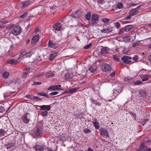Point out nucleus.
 <instances>
[{
  "label": "nucleus",
  "mask_w": 151,
  "mask_h": 151,
  "mask_svg": "<svg viewBox=\"0 0 151 151\" xmlns=\"http://www.w3.org/2000/svg\"><path fill=\"white\" fill-rule=\"evenodd\" d=\"M99 17L97 14H94L92 15L91 19L89 21V24L93 25L96 24V22L98 20Z\"/></svg>",
  "instance_id": "f257e3e1"
},
{
  "label": "nucleus",
  "mask_w": 151,
  "mask_h": 151,
  "mask_svg": "<svg viewBox=\"0 0 151 151\" xmlns=\"http://www.w3.org/2000/svg\"><path fill=\"white\" fill-rule=\"evenodd\" d=\"M43 132L42 128L41 127H38L35 130L34 133L36 136L41 137L42 135Z\"/></svg>",
  "instance_id": "f03ea898"
},
{
  "label": "nucleus",
  "mask_w": 151,
  "mask_h": 151,
  "mask_svg": "<svg viewBox=\"0 0 151 151\" xmlns=\"http://www.w3.org/2000/svg\"><path fill=\"white\" fill-rule=\"evenodd\" d=\"M21 28L19 26H17L13 28L12 30V33L14 35H19L21 32Z\"/></svg>",
  "instance_id": "7ed1b4c3"
},
{
  "label": "nucleus",
  "mask_w": 151,
  "mask_h": 151,
  "mask_svg": "<svg viewBox=\"0 0 151 151\" xmlns=\"http://www.w3.org/2000/svg\"><path fill=\"white\" fill-rule=\"evenodd\" d=\"M122 85L120 83H116L115 84L114 89H116L118 93L116 95H115V97H116L121 92L122 89Z\"/></svg>",
  "instance_id": "20e7f679"
},
{
  "label": "nucleus",
  "mask_w": 151,
  "mask_h": 151,
  "mask_svg": "<svg viewBox=\"0 0 151 151\" xmlns=\"http://www.w3.org/2000/svg\"><path fill=\"white\" fill-rule=\"evenodd\" d=\"M99 131L101 136L106 138L108 137L107 130L103 128H101L99 130Z\"/></svg>",
  "instance_id": "39448f33"
},
{
  "label": "nucleus",
  "mask_w": 151,
  "mask_h": 151,
  "mask_svg": "<svg viewBox=\"0 0 151 151\" xmlns=\"http://www.w3.org/2000/svg\"><path fill=\"white\" fill-rule=\"evenodd\" d=\"M23 122L26 123H28L30 120V114L29 113H26L22 118Z\"/></svg>",
  "instance_id": "423d86ee"
},
{
  "label": "nucleus",
  "mask_w": 151,
  "mask_h": 151,
  "mask_svg": "<svg viewBox=\"0 0 151 151\" xmlns=\"http://www.w3.org/2000/svg\"><path fill=\"white\" fill-rule=\"evenodd\" d=\"M21 58L20 57H19L18 58L17 60H16L14 59H9L8 60L7 62L9 64H10L15 65L19 63L21 61Z\"/></svg>",
  "instance_id": "0eeeda50"
},
{
  "label": "nucleus",
  "mask_w": 151,
  "mask_h": 151,
  "mask_svg": "<svg viewBox=\"0 0 151 151\" xmlns=\"http://www.w3.org/2000/svg\"><path fill=\"white\" fill-rule=\"evenodd\" d=\"M102 70L104 71H109L111 69V66L108 64L104 63L101 65Z\"/></svg>",
  "instance_id": "6e6552de"
},
{
  "label": "nucleus",
  "mask_w": 151,
  "mask_h": 151,
  "mask_svg": "<svg viewBox=\"0 0 151 151\" xmlns=\"http://www.w3.org/2000/svg\"><path fill=\"white\" fill-rule=\"evenodd\" d=\"M34 148L36 151H44L45 149L44 145H40L38 144L35 145Z\"/></svg>",
  "instance_id": "1a4fd4ad"
},
{
  "label": "nucleus",
  "mask_w": 151,
  "mask_h": 151,
  "mask_svg": "<svg viewBox=\"0 0 151 151\" xmlns=\"http://www.w3.org/2000/svg\"><path fill=\"white\" fill-rule=\"evenodd\" d=\"M147 93V91L145 89H141L139 91V94L140 96L141 97V99H144L146 97V95Z\"/></svg>",
  "instance_id": "9d476101"
},
{
  "label": "nucleus",
  "mask_w": 151,
  "mask_h": 151,
  "mask_svg": "<svg viewBox=\"0 0 151 151\" xmlns=\"http://www.w3.org/2000/svg\"><path fill=\"white\" fill-rule=\"evenodd\" d=\"M131 58H132L129 56L125 55L122 58V60L123 63L127 64H129L131 62L129 60L131 59Z\"/></svg>",
  "instance_id": "9b49d317"
},
{
  "label": "nucleus",
  "mask_w": 151,
  "mask_h": 151,
  "mask_svg": "<svg viewBox=\"0 0 151 151\" xmlns=\"http://www.w3.org/2000/svg\"><path fill=\"white\" fill-rule=\"evenodd\" d=\"M62 25L59 23H57L53 25V29L56 31H60Z\"/></svg>",
  "instance_id": "f8f14e48"
},
{
  "label": "nucleus",
  "mask_w": 151,
  "mask_h": 151,
  "mask_svg": "<svg viewBox=\"0 0 151 151\" xmlns=\"http://www.w3.org/2000/svg\"><path fill=\"white\" fill-rule=\"evenodd\" d=\"M139 9V7H137L134 9H132L129 12L131 15L133 16L136 14L138 13Z\"/></svg>",
  "instance_id": "ddd939ff"
},
{
  "label": "nucleus",
  "mask_w": 151,
  "mask_h": 151,
  "mask_svg": "<svg viewBox=\"0 0 151 151\" xmlns=\"http://www.w3.org/2000/svg\"><path fill=\"white\" fill-rule=\"evenodd\" d=\"M101 50V53L103 54H105L109 52L110 49L108 47H102Z\"/></svg>",
  "instance_id": "4468645a"
},
{
  "label": "nucleus",
  "mask_w": 151,
  "mask_h": 151,
  "mask_svg": "<svg viewBox=\"0 0 151 151\" xmlns=\"http://www.w3.org/2000/svg\"><path fill=\"white\" fill-rule=\"evenodd\" d=\"M61 87L60 85H58L55 86H50L48 89V90L52 91L58 89H59V88Z\"/></svg>",
  "instance_id": "2eb2a0df"
},
{
  "label": "nucleus",
  "mask_w": 151,
  "mask_h": 151,
  "mask_svg": "<svg viewBox=\"0 0 151 151\" xmlns=\"http://www.w3.org/2000/svg\"><path fill=\"white\" fill-rule=\"evenodd\" d=\"M81 14L80 11L78 10L76 12H73L71 14L72 17L74 18H78L79 17Z\"/></svg>",
  "instance_id": "dca6fc26"
},
{
  "label": "nucleus",
  "mask_w": 151,
  "mask_h": 151,
  "mask_svg": "<svg viewBox=\"0 0 151 151\" xmlns=\"http://www.w3.org/2000/svg\"><path fill=\"white\" fill-rule=\"evenodd\" d=\"M58 53L56 51L52 52L50 55L49 59L50 60H52L57 55Z\"/></svg>",
  "instance_id": "f3484780"
},
{
  "label": "nucleus",
  "mask_w": 151,
  "mask_h": 151,
  "mask_svg": "<svg viewBox=\"0 0 151 151\" xmlns=\"http://www.w3.org/2000/svg\"><path fill=\"white\" fill-rule=\"evenodd\" d=\"M40 106V110H46L47 111H49L50 109V107L49 105H42Z\"/></svg>",
  "instance_id": "a211bd4d"
},
{
  "label": "nucleus",
  "mask_w": 151,
  "mask_h": 151,
  "mask_svg": "<svg viewBox=\"0 0 151 151\" xmlns=\"http://www.w3.org/2000/svg\"><path fill=\"white\" fill-rule=\"evenodd\" d=\"M48 46L54 49H56L58 47L57 45L53 43L50 40L49 41Z\"/></svg>",
  "instance_id": "6ab92c4d"
},
{
  "label": "nucleus",
  "mask_w": 151,
  "mask_h": 151,
  "mask_svg": "<svg viewBox=\"0 0 151 151\" xmlns=\"http://www.w3.org/2000/svg\"><path fill=\"white\" fill-rule=\"evenodd\" d=\"M39 38V36L38 35H36L34 36L32 38V42L33 44L36 43L38 41Z\"/></svg>",
  "instance_id": "aec40b11"
},
{
  "label": "nucleus",
  "mask_w": 151,
  "mask_h": 151,
  "mask_svg": "<svg viewBox=\"0 0 151 151\" xmlns=\"http://www.w3.org/2000/svg\"><path fill=\"white\" fill-rule=\"evenodd\" d=\"M44 59V55H41L40 56H38L35 59V61L37 62H40Z\"/></svg>",
  "instance_id": "412c9836"
},
{
  "label": "nucleus",
  "mask_w": 151,
  "mask_h": 151,
  "mask_svg": "<svg viewBox=\"0 0 151 151\" xmlns=\"http://www.w3.org/2000/svg\"><path fill=\"white\" fill-rule=\"evenodd\" d=\"M78 89V88L77 87L71 88L69 89L68 90L66 91L65 93H72L76 92L77 91Z\"/></svg>",
  "instance_id": "4be33fe9"
},
{
  "label": "nucleus",
  "mask_w": 151,
  "mask_h": 151,
  "mask_svg": "<svg viewBox=\"0 0 151 151\" xmlns=\"http://www.w3.org/2000/svg\"><path fill=\"white\" fill-rule=\"evenodd\" d=\"M134 27L133 25H129L126 26L124 28V30H125V32H128L132 29Z\"/></svg>",
  "instance_id": "5701e85b"
},
{
  "label": "nucleus",
  "mask_w": 151,
  "mask_h": 151,
  "mask_svg": "<svg viewBox=\"0 0 151 151\" xmlns=\"http://www.w3.org/2000/svg\"><path fill=\"white\" fill-rule=\"evenodd\" d=\"M142 78V81H147L150 77V75L147 74L144 76L140 77Z\"/></svg>",
  "instance_id": "b1692460"
},
{
  "label": "nucleus",
  "mask_w": 151,
  "mask_h": 151,
  "mask_svg": "<svg viewBox=\"0 0 151 151\" xmlns=\"http://www.w3.org/2000/svg\"><path fill=\"white\" fill-rule=\"evenodd\" d=\"M15 144L14 142H11L7 145H5V146L7 149H8L10 148L11 147L14 146Z\"/></svg>",
  "instance_id": "393cba45"
},
{
  "label": "nucleus",
  "mask_w": 151,
  "mask_h": 151,
  "mask_svg": "<svg viewBox=\"0 0 151 151\" xmlns=\"http://www.w3.org/2000/svg\"><path fill=\"white\" fill-rule=\"evenodd\" d=\"M112 31V29L111 27H108L106 29H104L102 30H101V31L104 33L109 32Z\"/></svg>",
  "instance_id": "a878e982"
},
{
  "label": "nucleus",
  "mask_w": 151,
  "mask_h": 151,
  "mask_svg": "<svg viewBox=\"0 0 151 151\" xmlns=\"http://www.w3.org/2000/svg\"><path fill=\"white\" fill-rule=\"evenodd\" d=\"M54 76V73L51 71L47 72L46 73V77L47 78L52 77Z\"/></svg>",
  "instance_id": "bb28decb"
},
{
  "label": "nucleus",
  "mask_w": 151,
  "mask_h": 151,
  "mask_svg": "<svg viewBox=\"0 0 151 151\" xmlns=\"http://www.w3.org/2000/svg\"><path fill=\"white\" fill-rule=\"evenodd\" d=\"M37 94L38 96L46 97L47 98H49V96L47 93L43 92L38 93Z\"/></svg>",
  "instance_id": "cd10ccee"
},
{
  "label": "nucleus",
  "mask_w": 151,
  "mask_h": 151,
  "mask_svg": "<svg viewBox=\"0 0 151 151\" xmlns=\"http://www.w3.org/2000/svg\"><path fill=\"white\" fill-rule=\"evenodd\" d=\"M30 1L28 0L27 1H25L22 2V7H24L26 6H27L30 4Z\"/></svg>",
  "instance_id": "c85d7f7f"
},
{
  "label": "nucleus",
  "mask_w": 151,
  "mask_h": 151,
  "mask_svg": "<svg viewBox=\"0 0 151 151\" xmlns=\"http://www.w3.org/2000/svg\"><path fill=\"white\" fill-rule=\"evenodd\" d=\"M9 73L8 72H4L2 73V76L5 78H7L9 76Z\"/></svg>",
  "instance_id": "c756f323"
},
{
  "label": "nucleus",
  "mask_w": 151,
  "mask_h": 151,
  "mask_svg": "<svg viewBox=\"0 0 151 151\" xmlns=\"http://www.w3.org/2000/svg\"><path fill=\"white\" fill-rule=\"evenodd\" d=\"M140 77H141L147 74L146 71L145 70L143 69L140 70Z\"/></svg>",
  "instance_id": "7c9ffc66"
},
{
  "label": "nucleus",
  "mask_w": 151,
  "mask_h": 151,
  "mask_svg": "<svg viewBox=\"0 0 151 151\" xmlns=\"http://www.w3.org/2000/svg\"><path fill=\"white\" fill-rule=\"evenodd\" d=\"M96 67L93 65L89 69V70L91 72L93 73L96 71Z\"/></svg>",
  "instance_id": "2f4dec72"
},
{
  "label": "nucleus",
  "mask_w": 151,
  "mask_h": 151,
  "mask_svg": "<svg viewBox=\"0 0 151 151\" xmlns=\"http://www.w3.org/2000/svg\"><path fill=\"white\" fill-rule=\"evenodd\" d=\"M91 13L90 12H88L85 16L86 19L87 20L89 21L91 19Z\"/></svg>",
  "instance_id": "473e14b6"
},
{
  "label": "nucleus",
  "mask_w": 151,
  "mask_h": 151,
  "mask_svg": "<svg viewBox=\"0 0 151 151\" xmlns=\"http://www.w3.org/2000/svg\"><path fill=\"white\" fill-rule=\"evenodd\" d=\"M34 54V52H27L25 56L26 58L30 57Z\"/></svg>",
  "instance_id": "72a5a7b5"
},
{
  "label": "nucleus",
  "mask_w": 151,
  "mask_h": 151,
  "mask_svg": "<svg viewBox=\"0 0 151 151\" xmlns=\"http://www.w3.org/2000/svg\"><path fill=\"white\" fill-rule=\"evenodd\" d=\"M32 99L33 100L35 101H41L42 100V99L37 96H33L32 98Z\"/></svg>",
  "instance_id": "f704fd0d"
},
{
  "label": "nucleus",
  "mask_w": 151,
  "mask_h": 151,
  "mask_svg": "<svg viewBox=\"0 0 151 151\" xmlns=\"http://www.w3.org/2000/svg\"><path fill=\"white\" fill-rule=\"evenodd\" d=\"M26 51L25 50H23L21 53V55H20V57L21 58V60L22 59V57H23L25 55L26 56Z\"/></svg>",
  "instance_id": "c9c22d12"
},
{
  "label": "nucleus",
  "mask_w": 151,
  "mask_h": 151,
  "mask_svg": "<svg viewBox=\"0 0 151 151\" xmlns=\"http://www.w3.org/2000/svg\"><path fill=\"white\" fill-rule=\"evenodd\" d=\"M140 149L141 150H145L146 149V147L145 146L144 144V143H142L140 145Z\"/></svg>",
  "instance_id": "e433bc0d"
},
{
  "label": "nucleus",
  "mask_w": 151,
  "mask_h": 151,
  "mask_svg": "<svg viewBox=\"0 0 151 151\" xmlns=\"http://www.w3.org/2000/svg\"><path fill=\"white\" fill-rule=\"evenodd\" d=\"M134 83L135 85H138L140 84H141L143 83L142 81L140 80H137L134 81Z\"/></svg>",
  "instance_id": "4c0bfd02"
},
{
  "label": "nucleus",
  "mask_w": 151,
  "mask_h": 151,
  "mask_svg": "<svg viewBox=\"0 0 151 151\" xmlns=\"http://www.w3.org/2000/svg\"><path fill=\"white\" fill-rule=\"evenodd\" d=\"M94 126L96 129H98L99 127V124L98 122H93Z\"/></svg>",
  "instance_id": "58836bf2"
},
{
  "label": "nucleus",
  "mask_w": 151,
  "mask_h": 151,
  "mask_svg": "<svg viewBox=\"0 0 151 151\" xmlns=\"http://www.w3.org/2000/svg\"><path fill=\"white\" fill-rule=\"evenodd\" d=\"M44 75L43 72H40L38 73L35 75V77H41L42 76Z\"/></svg>",
  "instance_id": "ea45409f"
},
{
  "label": "nucleus",
  "mask_w": 151,
  "mask_h": 151,
  "mask_svg": "<svg viewBox=\"0 0 151 151\" xmlns=\"http://www.w3.org/2000/svg\"><path fill=\"white\" fill-rule=\"evenodd\" d=\"M5 133V131L3 129H0V137L4 136Z\"/></svg>",
  "instance_id": "a19ab883"
},
{
  "label": "nucleus",
  "mask_w": 151,
  "mask_h": 151,
  "mask_svg": "<svg viewBox=\"0 0 151 151\" xmlns=\"http://www.w3.org/2000/svg\"><path fill=\"white\" fill-rule=\"evenodd\" d=\"M113 58L114 60L116 61H118L119 60V58L118 56L116 55H114L113 56Z\"/></svg>",
  "instance_id": "79ce46f5"
},
{
  "label": "nucleus",
  "mask_w": 151,
  "mask_h": 151,
  "mask_svg": "<svg viewBox=\"0 0 151 151\" xmlns=\"http://www.w3.org/2000/svg\"><path fill=\"white\" fill-rule=\"evenodd\" d=\"M132 78L129 76H127L124 78V80L126 82L129 81H130L132 79Z\"/></svg>",
  "instance_id": "37998d69"
},
{
  "label": "nucleus",
  "mask_w": 151,
  "mask_h": 151,
  "mask_svg": "<svg viewBox=\"0 0 151 151\" xmlns=\"http://www.w3.org/2000/svg\"><path fill=\"white\" fill-rule=\"evenodd\" d=\"M123 5L122 4V3H119L117 5V7L119 9H121L123 7Z\"/></svg>",
  "instance_id": "c03bdc74"
},
{
  "label": "nucleus",
  "mask_w": 151,
  "mask_h": 151,
  "mask_svg": "<svg viewBox=\"0 0 151 151\" xmlns=\"http://www.w3.org/2000/svg\"><path fill=\"white\" fill-rule=\"evenodd\" d=\"M102 21L104 23H107L109 22L110 19L108 18H104L102 19Z\"/></svg>",
  "instance_id": "a18cd8bd"
},
{
  "label": "nucleus",
  "mask_w": 151,
  "mask_h": 151,
  "mask_svg": "<svg viewBox=\"0 0 151 151\" xmlns=\"http://www.w3.org/2000/svg\"><path fill=\"white\" fill-rule=\"evenodd\" d=\"M47 111H44L42 112V115L43 116H45L47 115Z\"/></svg>",
  "instance_id": "49530a36"
},
{
  "label": "nucleus",
  "mask_w": 151,
  "mask_h": 151,
  "mask_svg": "<svg viewBox=\"0 0 151 151\" xmlns=\"http://www.w3.org/2000/svg\"><path fill=\"white\" fill-rule=\"evenodd\" d=\"M27 12H24L20 16V17L21 18H24L25 17L27 16Z\"/></svg>",
  "instance_id": "de8ad7c7"
},
{
  "label": "nucleus",
  "mask_w": 151,
  "mask_h": 151,
  "mask_svg": "<svg viewBox=\"0 0 151 151\" xmlns=\"http://www.w3.org/2000/svg\"><path fill=\"white\" fill-rule=\"evenodd\" d=\"M139 44L138 42H134L132 44V46L134 47H135L139 46Z\"/></svg>",
  "instance_id": "09e8293b"
},
{
  "label": "nucleus",
  "mask_w": 151,
  "mask_h": 151,
  "mask_svg": "<svg viewBox=\"0 0 151 151\" xmlns=\"http://www.w3.org/2000/svg\"><path fill=\"white\" fill-rule=\"evenodd\" d=\"M91 45L92 44L91 43H90L87 45L85 46L84 47V48L85 49H87L91 47Z\"/></svg>",
  "instance_id": "8fccbe9b"
},
{
  "label": "nucleus",
  "mask_w": 151,
  "mask_h": 151,
  "mask_svg": "<svg viewBox=\"0 0 151 151\" xmlns=\"http://www.w3.org/2000/svg\"><path fill=\"white\" fill-rule=\"evenodd\" d=\"M115 26L117 28H119L120 26V24L118 22H116L115 24Z\"/></svg>",
  "instance_id": "3c124183"
},
{
  "label": "nucleus",
  "mask_w": 151,
  "mask_h": 151,
  "mask_svg": "<svg viewBox=\"0 0 151 151\" xmlns=\"http://www.w3.org/2000/svg\"><path fill=\"white\" fill-rule=\"evenodd\" d=\"M83 131L84 133H87L90 132L91 130L89 129L86 128L83 130Z\"/></svg>",
  "instance_id": "603ef678"
},
{
  "label": "nucleus",
  "mask_w": 151,
  "mask_h": 151,
  "mask_svg": "<svg viewBox=\"0 0 151 151\" xmlns=\"http://www.w3.org/2000/svg\"><path fill=\"white\" fill-rule=\"evenodd\" d=\"M58 93V92L56 91H54L52 93H50V95L51 96L53 95H55L57 94Z\"/></svg>",
  "instance_id": "864d4df0"
},
{
  "label": "nucleus",
  "mask_w": 151,
  "mask_h": 151,
  "mask_svg": "<svg viewBox=\"0 0 151 151\" xmlns=\"http://www.w3.org/2000/svg\"><path fill=\"white\" fill-rule=\"evenodd\" d=\"M5 111V109L2 106L0 107V113H3Z\"/></svg>",
  "instance_id": "5fc2aeb1"
},
{
  "label": "nucleus",
  "mask_w": 151,
  "mask_h": 151,
  "mask_svg": "<svg viewBox=\"0 0 151 151\" xmlns=\"http://www.w3.org/2000/svg\"><path fill=\"white\" fill-rule=\"evenodd\" d=\"M42 84V83L41 82H34L32 84V85H41Z\"/></svg>",
  "instance_id": "6e6d98bb"
},
{
  "label": "nucleus",
  "mask_w": 151,
  "mask_h": 151,
  "mask_svg": "<svg viewBox=\"0 0 151 151\" xmlns=\"http://www.w3.org/2000/svg\"><path fill=\"white\" fill-rule=\"evenodd\" d=\"M124 32H125V30H124V28H123L120 30V32L119 33V34H122Z\"/></svg>",
  "instance_id": "4d7b16f0"
},
{
  "label": "nucleus",
  "mask_w": 151,
  "mask_h": 151,
  "mask_svg": "<svg viewBox=\"0 0 151 151\" xmlns=\"http://www.w3.org/2000/svg\"><path fill=\"white\" fill-rule=\"evenodd\" d=\"M129 15H128V16H126L125 18V19H130L131 17V16H132V15H131V14H130V13H129Z\"/></svg>",
  "instance_id": "13d9d810"
},
{
  "label": "nucleus",
  "mask_w": 151,
  "mask_h": 151,
  "mask_svg": "<svg viewBox=\"0 0 151 151\" xmlns=\"http://www.w3.org/2000/svg\"><path fill=\"white\" fill-rule=\"evenodd\" d=\"M27 72H24L23 73L22 76V77L23 78H25L27 76Z\"/></svg>",
  "instance_id": "bf43d9fd"
},
{
  "label": "nucleus",
  "mask_w": 151,
  "mask_h": 151,
  "mask_svg": "<svg viewBox=\"0 0 151 151\" xmlns=\"http://www.w3.org/2000/svg\"><path fill=\"white\" fill-rule=\"evenodd\" d=\"M118 91L116 89H114V91L113 93V96H114V97L115 98L116 97H115V93H118Z\"/></svg>",
  "instance_id": "052dcab7"
},
{
  "label": "nucleus",
  "mask_w": 151,
  "mask_h": 151,
  "mask_svg": "<svg viewBox=\"0 0 151 151\" xmlns=\"http://www.w3.org/2000/svg\"><path fill=\"white\" fill-rule=\"evenodd\" d=\"M40 29L38 28H36L35 29V32L36 33H37L38 32H40Z\"/></svg>",
  "instance_id": "680f3d73"
},
{
  "label": "nucleus",
  "mask_w": 151,
  "mask_h": 151,
  "mask_svg": "<svg viewBox=\"0 0 151 151\" xmlns=\"http://www.w3.org/2000/svg\"><path fill=\"white\" fill-rule=\"evenodd\" d=\"M13 24H10V25L9 26H8L7 27V29H10V28H12L13 26Z\"/></svg>",
  "instance_id": "e2e57ef3"
},
{
  "label": "nucleus",
  "mask_w": 151,
  "mask_h": 151,
  "mask_svg": "<svg viewBox=\"0 0 151 151\" xmlns=\"http://www.w3.org/2000/svg\"><path fill=\"white\" fill-rule=\"evenodd\" d=\"M115 72H113L111 73L110 74V76L112 77H114L115 75Z\"/></svg>",
  "instance_id": "0e129e2a"
},
{
  "label": "nucleus",
  "mask_w": 151,
  "mask_h": 151,
  "mask_svg": "<svg viewBox=\"0 0 151 151\" xmlns=\"http://www.w3.org/2000/svg\"><path fill=\"white\" fill-rule=\"evenodd\" d=\"M137 59L138 58L137 56H135L133 58V59L134 60L136 61H137Z\"/></svg>",
  "instance_id": "69168bd1"
},
{
  "label": "nucleus",
  "mask_w": 151,
  "mask_h": 151,
  "mask_svg": "<svg viewBox=\"0 0 151 151\" xmlns=\"http://www.w3.org/2000/svg\"><path fill=\"white\" fill-rule=\"evenodd\" d=\"M131 115L132 116H133V117L135 119H136V114L135 113H132L131 114Z\"/></svg>",
  "instance_id": "338daca9"
},
{
  "label": "nucleus",
  "mask_w": 151,
  "mask_h": 151,
  "mask_svg": "<svg viewBox=\"0 0 151 151\" xmlns=\"http://www.w3.org/2000/svg\"><path fill=\"white\" fill-rule=\"evenodd\" d=\"M87 151H93V150H92L90 147H89L88 148Z\"/></svg>",
  "instance_id": "774afa93"
}]
</instances>
